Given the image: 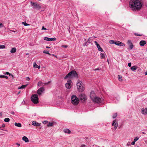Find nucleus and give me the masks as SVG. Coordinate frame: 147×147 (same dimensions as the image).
Here are the masks:
<instances>
[{"instance_id":"nucleus-25","label":"nucleus","mask_w":147,"mask_h":147,"mask_svg":"<svg viewBox=\"0 0 147 147\" xmlns=\"http://www.w3.org/2000/svg\"><path fill=\"white\" fill-rule=\"evenodd\" d=\"M14 124L16 126L18 127H22V125L20 123H15Z\"/></svg>"},{"instance_id":"nucleus-64","label":"nucleus","mask_w":147,"mask_h":147,"mask_svg":"<svg viewBox=\"0 0 147 147\" xmlns=\"http://www.w3.org/2000/svg\"><path fill=\"white\" fill-rule=\"evenodd\" d=\"M12 31L13 32H15V31H14V30H12Z\"/></svg>"},{"instance_id":"nucleus-35","label":"nucleus","mask_w":147,"mask_h":147,"mask_svg":"<svg viewBox=\"0 0 147 147\" xmlns=\"http://www.w3.org/2000/svg\"><path fill=\"white\" fill-rule=\"evenodd\" d=\"M117 116V113H115L113 114V119L115 118Z\"/></svg>"},{"instance_id":"nucleus-13","label":"nucleus","mask_w":147,"mask_h":147,"mask_svg":"<svg viewBox=\"0 0 147 147\" xmlns=\"http://www.w3.org/2000/svg\"><path fill=\"white\" fill-rule=\"evenodd\" d=\"M112 125L113 126H114V130H115L118 127V123L116 122L115 120L113 121Z\"/></svg>"},{"instance_id":"nucleus-26","label":"nucleus","mask_w":147,"mask_h":147,"mask_svg":"<svg viewBox=\"0 0 147 147\" xmlns=\"http://www.w3.org/2000/svg\"><path fill=\"white\" fill-rule=\"evenodd\" d=\"M51 82L50 81H49L45 83H44L42 82V85H41V86H44L47 85L49 84Z\"/></svg>"},{"instance_id":"nucleus-12","label":"nucleus","mask_w":147,"mask_h":147,"mask_svg":"<svg viewBox=\"0 0 147 147\" xmlns=\"http://www.w3.org/2000/svg\"><path fill=\"white\" fill-rule=\"evenodd\" d=\"M44 40L47 41H54L56 40V38H50L45 37L44 38Z\"/></svg>"},{"instance_id":"nucleus-4","label":"nucleus","mask_w":147,"mask_h":147,"mask_svg":"<svg viewBox=\"0 0 147 147\" xmlns=\"http://www.w3.org/2000/svg\"><path fill=\"white\" fill-rule=\"evenodd\" d=\"M78 75L76 71H72L65 77L64 79H66L67 78H72L74 77H77Z\"/></svg>"},{"instance_id":"nucleus-47","label":"nucleus","mask_w":147,"mask_h":147,"mask_svg":"<svg viewBox=\"0 0 147 147\" xmlns=\"http://www.w3.org/2000/svg\"><path fill=\"white\" fill-rule=\"evenodd\" d=\"M128 66L129 67H131V63L130 62V63H128Z\"/></svg>"},{"instance_id":"nucleus-36","label":"nucleus","mask_w":147,"mask_h":147,"mask_svg":"<svg viewBox=\"0 0 147 147\" xmlns=\"http://www.w3.org/2000/svg\"><path fill=\"white\" fill-rule=\"evenodd\" d=\"M37 85L39 86H40L42 85V82H38Z\"/></svg>"},{"instance_id":"nucleus-40","label":"nucleus","mask_w":147,"mask_h":147,"mask_svg":"<svg viewBox=\"0 0 147 147\" xmlns=\"http://www.w3.org/2000/svg\"><path fill=\"white\" fill-rule=\"evenodd\" d=\"M135 35L137 36H142V34H139L137 33H135Z\"/></svg>"},{"instance_id":"nucleus-29","label":"nucleus","mask_w":147,"mask_h":147,"mask_svg":"<svg viewBox=\"0 0 147 147\" xmlns=\"http://www.w3.org/2000/svg\"><path fill=\"white\" fill-rule=\"evenodd\" d=\"M54 122H51V123H48L47 126L48 127H51L53 125Z\"/></svg>"},{"instance_id":"nucleus-21","label":"nucleus","mask_w":147,"mask_h":147,"mask_svg":"<svg viewBox=\"0 0 147 147\" xmlns=\"http://www.w3.org/2000/svg\"><path fill=\"white\" fill-rule=\"evenodd\" d=\"M96 47L98 49V50L99 51H101V52H102L103 51V49L100 47L99 44L97 45Z\"/></svg>"},{"instance_id":"nucleus-3","label":"nucleus","mask_w":147,"mask_h":147,"mask_svg":"<svg viewBox=\"0 0 147 147\" xmlns=\"http://www.w3.org/2000/svg\"><path fill=\"white\" fill-rule=\"evenodd\" d=\"M76 85L77 89L79 92H82L84 90L85 85L81 81L78 80L77 82Z\"/></svg>"},{"instance_id":"nucleus-52","label":"nucleus","mask_w":147,"mask_h":147,"mask_svg":"<svg viewBox=\"0 0 147 147\" xmlns=\"http://www.w3.org/2000/svg\"><path fill=\"white\" fill-rule=\"evenodd\" d=\"M4 78H5L6 79H7L8 78V76H4Z\"/></svg>"},{"instance_id":"nucleus-37","label":"nucleus","mask_w":147,"mask_h":147,"mask_svg":"<svg viewBox=\"0 0 147 147\" xmlns=\"http://www.w3.org/2000/svg\"><path fill=\"white\" fill-rule=\"evenodd\" d=\"M43 53H44L48 54L50 55V54L49 53V52L48 51H43Z\"/></svg>"},{"instance_id":"nucleus-62","label":"nucleus","mask_w":147,"mask_h":147,"mask_svg":"<svg viewBox=\"0 0 147 147\" xmlns=\"http://www.w3.org/2000/svg\"><path fill=\"white\" fill-rule=\"evenodd\" d=\"M145 142L146 143H147V140H146L145 141Z\"/></svg>"},{"instance_id":"nucleus-18","label":"nucleus","mask_w":147,"mask_h":147,"mask_svg":"<svg viewBox=\"0 0 147 147\" xmlns=\"http://www.w3.org/2000/svg\"><path fill=\"white\" fill-rule=\"evenodd\" d=\"M33 67L35 68H38V69H40V66H38L37 65L35 62L33 64Z\"/></svg>"},{"instance_id":"nucleus-11","label":"nucleus","mask_w":147,"mask_h":147,"mask_svg":"<svg viewBox=\"0 0 147 147\" xmlns=\"http://www.w3.org/2000/svg\"><path fill=\"white\" fill-rule=\"evenodd\" d=\"M115 44L119 46H125V45L123 43L118 41H115Z\"/></svg>"},{"instance_id":"nucleus-9","label":"nucleus","mask_w":147,"mask_h":147,"mask_svg":"<svg viewBox=\"0 0 147 147\" xmlns=\"http://www.w3.org/2000/svg\"><path fill=\"white\" fill-rule=\"evenodd\" d=\"M32 6H34V7L37 9H39L41 8V6L37 3H34L32 1L30 2Z\"/></svg>"},{"instance_id":"nucleus-17","label":"nucleus","mask_w":147,"mask_h":147,"mask_svg":"<svg viewBox=\"0 0 147 147\" xmlns=\"http://www.w3.org/2000/svg\"><path fill=\"white\" fill-rule=\"evenodd\" d=\"M100 56L101 58V59H105V56H106V55L105 53L104 52L103 53H100Z\"/></svg>"},{"instance_id":"nucleus-46","label":"nucleus","mask_w":147,"mask_h":147,"mask_svg":"<svg viewBox=\"0 0 147 147\" xmlns=\"http://www.w3.org/2000/svg\"><path fill=\"white\" fill-rule=\"evenodd\" d=\"M26 80L29 81L30 80V79L29 77H27L26 78Z\"/></svg>"},{"instance_id":"nucleus-60","label":"nucleus","mask_w":147,"mask_h":147,"mask_svg":"<svg viewBox=\"0 0 147 147\" xmlns=\"http://www.w3.org/2000/svg\"><path fill=\"white\" fill-rule=\"evenodd\" d=\"M129 144L128 143H127V146H129Z\"/></svg>"},{"instance_id":"nucleus-28","label":"nucleus","mask_w":147,"mask_h":147,"mask_svg":"<svg viewBox=\"0 0 147 147\" xmlns=\"http://www.w3.org/2000/svg\"><path fill=\"white\" fill-rule=\"evenodd\" d=\"M10 120V119L9 118H6L4 119V121L6 122H8Z\"/></svg>"},{"instance_id":"nucleus-1","label":"nucleus","mask_w":147,"mask_h":147,"mask_svg":"<svg viewBox=\"0 0 147 147\" xmlns=\"http://www.w3.org/2000/svg\"><path fill=\"white\" fill-rule=\"evenodd\" d=\"M143 0H131L129 2V5L131 9L133 11H138L142 8Z\"/></svg>"},{"instance_id":"nucleus-49","label":"nucleus","mask_w":147,"mask_h":147,"mask_svg":"<svg viewBox=\"0 0 147 147\" xmlns=\"http://www.w3.org/2000/svg\"><path fill=\"white\" fill-rule=\"evenodd\" d=\"M4 76L0 75V78H4Z\"/></svg>"},{"instance_id":"nucleus-44","label":"nucleus","mask_w":147,"mask_h":147,"mask_svg":"<svg viewBox=\"0 0 147 147\" xmlns=\"http://www.w3.org/2000/svg\"><path fill=\"white\" fill-rule=\"evenodd\" d=\"M3 24L2 23H0V28L3 27Z\"/></svg>"},{"instance_id":"nucleus-56","label":"nucleus","mask_w":147,"mask_h":147,"mask_svg":"<svg viewBox=\"0 0 147 147\" xmlns=\"http://www.w3.org/2000/svg\"><path fill=\"white\" fill-rule=\"evenodd\" d=\"M142 133L143 134H146V133H145V132H142Z\"/></svg>"},{"instance_id":"nucleus-32","label":"nucleus","mask_w":147,"mask_h":147,"mask_svg":"<svg viewBox=\"0 0 147 147\" xmlns=\"http://www.w3.org/2000/svg\"><path fill=\"white\" fill-rule=\"evenodd\" d=\"M5 46L4 45H0V49H4L5 48Z\"/></svg>"},{"instance_id":"nucleus-2","label":"nucleus","mask_w":147,"mask_h":147,"mask_svg":"<svg viewBox=\"0 0 147 147\" xmlns=\"http://www.w3.org/2000/svg\"><path fill=\"white\" fill-rule=\"evenodd\" d=\"M90 97L91 100L95 103H102L104 102V99L96 95L95 92H90Z\"/></svg>"},{"instance_id":"nucleus-54","label":"nucleus","mask_w":147,"mask_h":147,"mask_svg":"<svg viewBox=\"0 0 147 147\" xmlns=\"http://www.w3.org/2000/svg\"><path fill=\"white\" fill-rule=\"evenodd\" d=\"M23 104H25V101H23L22 102Z\"/></svg>"},{"instance_id":"nucleus-55","label":"nucleus","mask_w":147,"mask_h":147,"mask_svg":"<svg viewBox=\"0 0 147 147\" xmlns=\"http://www.w3.org/2000/svg\"><path fill=\"white\" fill-rule=\"evenodd\" d=\"M16 144L18 145L19 146H20V144L18 143H16Z\"/></svg>"},{"instance_id":"nucleus-63","label":"nucleus","mask_w":147,"mask_h":147,"mask_svg":"<svg viewBox=\"0 0 147 147\" xmlns=\"http://www.w3.org/2000/svg\"><path fill=\"white\" fill-rule=\"evenodd\" d=\"M12 114H14V112H13L12 113H11Z\"/></svg>"},{"instance_id":"nucleus-57","label":"nucleus","mask_w":147,"mask_h":147,"mask_svg":"<svg viewBox=\"0 0 147 147\" xmlns=\"http://www.w3.org/2000/svg\"><path fill=\"white\" fill-rule=\"evenodd\" d=\"M0 129L2 130H4L3 129H1V127H0Z\"/></svg>"},{"instance_id":"nucleus-41","label":"nucleus","mask_w":147,"mask_h":147,"mask_svg":"<svg viewBox=\"0 0 147 147\" xmlns=\"http://www.w3.org/2000/svg\"><path fill=\"white\" fill-rule=\"evenodd\" d=\"M61 47L65 48H66L68 47V46L67 45H62Z\"/></svg>"},{"instance_id":"nucleus-43","label":"nucleus","mask_w":147,"mask_h":147,"mask_svg":"<svg viewBox=\"0 0 147 147\" xmlns=\"http://www.w3.org/2000/svg\"><path fill=\"white\" fill-rule=\"evenodd\" d=\"M135 142L134 141L132 142L131 143V144L132 145H134L135 144Z\"/></svg>"},{"instance_id":"nucleus-27","label":"nucleus","mask_w":147,"mask_h":147,"mask_svg":"<svg viewBox=\"0 0 147 147\" xmlns=\"http://www.w3.org/2000/svg\"><path fill=\"white\" fill-rule=\"evenodd\" d=\"M27 85H22L20 87H19L18 88V89H22L23 88H25L27 86Z\"/></svg>"},{"instance_id":"nucleus-16","label":"nucleus","mask_w":147,"mask_h":147,"mask_svg":"<svg viewBox=\"0 0 147 147\" xmlns=\"http://www.w3.org/2000/svg\"><path fill=\"white\" fill-rule=\"evenodd\" d=\"M146 44V42L145 40H141L140 42V44L141 46H144Z\"/></svg>"},{"instance_id":"nucleus-33","label":"nucleus","mask_w":147,"mask_h":147,"mask_svg":"<svg viewBox=\"0 0 147 147\" xmlns=\"http://www.w3.org/2000/svg\"><path fill=\"white\" fill-rule=\"evenodd\" d=\"M22 23L23 24L24 26H29V24H27L26 23V22H22Z\"/></svg>"},{"instance_id":"nucleus-24","label":"nucleus","mask_w":147,"mask_h":147,"mask_svg":"<svg viewBox=\"0 0 147 147\" xmlns=\"http://www.w3.org/2000/svg\"><path fill=\"white\" fill-rule=\"evenodd\" d=\"M45 89L43 87H41L39 88L37 91V92H43L44 91Z\"/></svg>"},{"instance_id":"nucleus-45","label":"nucleus","mask_w":147,"mask_h":147,"mask_svg":"<svg viewBox=\"0 0 147 147\" xmlns=\"http://www.w3.org/2000/svg\"><path fill=\"white\" fill-rule=\"evenodd\" d=\"M86 146L84 144H82L81 145V147H86Z\"/></svg>"},{"instance_id":"nucleus-6","label":"nucleus","mask_w":147,"mask_h":147,"mask_svg":"<svg viewBox=\"0 0 147 147\" xmlns=\"http://www.w3.org/2000/svg\"><path fill=\"white\" fill-rule=\"evenodd\" d=\"M32 102L35 104H36L39 102L38 98L36 94L32 95L31 98Z\"/></svg>"},{"instance_id":"nucleus-39","label":"nucleus","mask_w":147,"mask_h":147,"mask_svg":"<svg viewBox=\"0 0 147 147\" xmlns=\"http://www.w3.org/2000/svg\"><path fill=\"white\" fill-rule=\"evenodd\" d=\"M48 121H44L42 122V123L44 124H46L48 123Z\"/></svg>"},{"instance_id":"nucleus-8","label":"nucleus","mask_w":147,"mask_h":147,"mask_svg":"<svg viewBox=\"0 0 147 147\" xmlns=\"http://www.w3.org/2000/svg\"><path fill=\"white\" fill-rule=\"evenodd\" d=\"M72 81L70 80H69L67 81V83L65 84V87L69 89L72 86Z\"/></svg>"},{"instance_id":"nucleus-22","label":"nucleus","mask_w":147,"mask_h":147,"mask_svg":"<svg viewBox=\"0 0 147 147\" xmlns=\"http://www.w3.org/2000/svg\"><path fill=\"white\" fill-rule=\"evenodd\" d=\"M138 68V67L136 66H132L131 68V70L132 71H135V70L137 69Z\"/></svg>"},{"instance_id":"nucleus-61","label":"nucleus","mask_w":147,"mask_h":147,"mask_svg":"<svg viewBox=\"0 0 147 147\" xmlns=\"http://www.w3.org/2000/svg\"><path fill=\"white\" fill-rule=\"evenodd\" d=\"M46 48H50V47H46Z\"/></svg>"},{"instance_id":"nucleus-50","label":"nucleus","mask_w":147,"mask_h":147,"mask_svg":"<svg viewBox=\"0 0 147 147\" xmlns=\"http://www.w3.org/2000/svg\"><path fill=\"white\" fill-rule=\"evenodd\" d=\"M5 125L4 124H2L1 125V127H5Z\"/></svg>"},{"instance_id":"nucleus-31","label":"nucleus","mask_w":147,"mask_h":147,"mask_svg":"<svg viewBox=\"0 0 147 147\" xmlns=\"http://www.w3.org/2000/svg\"><path fill=\"white\" fill-rule=\"evenodd\" d=\"M115 41L113 40H110L109 41V42L111 44H115Z\"/></svg>"},{"instance_id":"nucleus-30","label":"nucleus","mask_w":147,"mask_h":147,"mask_svg":"<svg viewBox=\"0 0 147 147\" xmlns=\"http://www.w3.org/2000/svg\"><path fill=\"white\" fill-rule=\"evenodd\" d=\"M118 80L120 81H121L122 80L121 79L122 77L120 75H118Z\"/></svg>"},{"instance_id":"nucleus-51","label":"nucleus","mask_w":147,"mask_h":147,"mask_svg":"<svg viewBox=\"0 0 147 147\" xmlns=\"http://www.w3.org/2000/svg\"><path fill=\"white\" fill-rule=\"evenodd\" d=\"M94 42L95 43V44L96 45V46H97V45H98L99 44H98L97 43V42L96 41H94Z\"/></svg>"},{"instance_id":"nucleus-42","label":"nucleus","mask_w":147,"mask_h":147,"mask_svg":"<svg viewBox=\"0 0 147 147\" xmlns=\"http://www.w3.org/2000/svg\"><path fill=\"white\" fill-rule=\"evenodd\" d=\"M38 93V94L39 96H41L42 95V94L43 92H37Z\"/></svg>"},{"instance_id":"nucleus-58","label":"nucleus","mask_w":147,"mask_h":147,"mask_svg":"<svg viewBox=\"0 0 147 147\" xmlns=\"http://www.w3.org/2000/svg\"><path fill=\"white\" fill-rule=\"evenodd\" d=\"M2 113H0V116H2Z\"/></svg>"},{"instance_id":"nucleus-10","label":"nucleus","mask_w":147,"mask_h":147,"mask_svg":"<svg viewBox=\"0 0 147 147\" xmlns=\"http://www.w3.org/2000/svg\"><path fill=\"white\" fill-rule=\"evenodd\" d=\"M127 44L129 46V49H132L134 47L131 41L130 40H128L127 41Z\"/></svg>"},{"instance_id":"nucleus-14","label":"nucleus","mask_w":147,"mask_h":147,"mask_svg":"<svg viewBox=\"0 0 147 147\" xmlns=\"http://www.w3.org/2000/svg\"><path fill=\"white\" fill-rule=\"evenodd\" d=\"M142 113L144 115H147V107L145 109H141Z\"/></svg>"},{"instance_id":"nucleus-7","label":"nucleus","mask_w":147,"mask_h":147,"mask_svg":"<svg viewBox=\"0 0 147 147\" xmlns=\"http://www.w3.org/2000/svg\"><path fill=\"white\" fill-rule=\"evenodd\" d=\"M79 98L82 102H84L87 100V97L84 94H81L79 95Z\"/></svg>"},{"instance_id":"nucleus-5","label":"nucleus","mask_w":147,"mask_h":147,"mask_svg":"<svg viewBox=\"0 0 147 147\" xmlns=\"http://www.w3.org/2000/svg\"><path fill=\"white\" fill-rule=\"evenodd\" d=\"M71 103L75 105H77L79 102L78 98L75 95H73L71 98Z\"/></svg>"},{"instance_id":"nucleus-53","label":"nucleus","mask_w":147,"mask_h":147,"mask_svg":"<svg viewBox=\"0 0 147 147\" xmlns=\"http://www.w3.org/2000/svg\"><path fill=\"white\" fill-rule=\"evenodd\" d=\"M100 69L99 68H96L94 70L95 71L98 70H100Z\"/></svg>"},{"instance_id":"nucleus-38","label":"nucleus","mask_w":147,"mask_h":147,"mask_svg":"<svg viewBox=\"0 0 147 147\" xmlns=\"http://www.w3.org/2000/svg\"><path fill=\"white\" fill-rule=\"evenodd\" d=\"M4 74L5 75H9V76L11 75V74L7 72H6L5 73H4Z\"/></svg>"},{"instance_id":"nucleus-48","label":"nucleus","mask_w":147,"mask_h":147,"mask_svg":"<svg viewBox=\"0 0 147 147\" xmlns=\"http://www.w3.org/2000/svg\"><path fill=\"white\" fill-rule=\"evenodd\" d=\"M47 30V29L46 28H45L44 26H42V30Z\"/></svg>"},{"instance_id":"nucleus-23","label":"nucleus","mask_w":147,"mask_h":147,"mask_svg":"<svg viewBox=\"0 0 147 147\" xmlns=\"http://www.w3.org/2000/svg\"><path fill=\"white\" fill-rule=\"evenodd\" d=\"M64 131L65 133L70 134L71 132L70 130L68 129H64Z\"/></svg>"},{"instance_id":"nucleus-15","label":"nucleus","mask_w":147,"mask_h":147,"mask_svg":"<svg viewBox=\"0 0 147 147\" xmlns=\"http://www.w3.org/2000/svg\"><path fill=\"white\" fill-rule=\"evenodd\" d=\"M32 125L34 126H40V123L38 122H36L35 121H33L32 122Z\"/></svg>"},{"instance_id":"nucleus-19","label":"nucleus","mask_w":147,"mask_h":147,"mask_svg":"<svg viewBox=\"0 0 147 147\" xmlns=\"http://www.w3.org/2000/svg\"><path fill=\"white\" fill-rule=\"evenodd\" d=\"M16 51V48L14 47L11 49L10 51V52L11 53H15Z\"/></svg>"},{"instance_id":"nucleus-59","label":"nucleus","mask_w":147,"mask_h":147,"mask_svg":"<svg viewBox=\"0 0 147 147\" xmlns=\"http://www.w3.org/2000/svg\"><path fill=\"white\" fill-rule=\"evenodd\" d=\"M145 75H147V72L145 73Z\"/></svg>"},{"instance_id":"nucleus-34","label":"nucleus","mask_w":147,"mask_h":147,"mask_svg":"<svg viewBox=\"0 0 147 147\" xmlns=\"http://www.w3.org/2000/svg\"><path fill=\"white\" fill-rule=\"evenodd\" d=\"M139 139V138L138 137H136L135 138L134 140V141L135 142H136L137 140H138Z\"/></svg>"},{"instance_id":"nucleus-20","label":"nucleus","mask_w":147,"mask_h":147,"mask_svg":"<svg viewBox=\"0 0 147 147\" xmlns=\"http://www.w3.org/2000/svg\"><path fill=\"white\" fill-rule=\"evenodd\" d=\"M22 140L26 142H29V140L28 138L25 136H24L22 138Z\"/></svg>"}]
</instances>
